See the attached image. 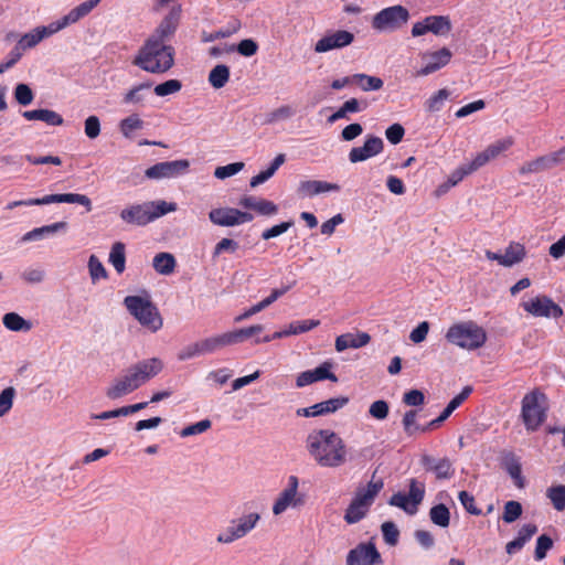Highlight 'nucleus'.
<instances>
[{"label":"nucleus","mask_w":565,"mask_h":565,"mask_svg":"<svg viewBox=\"0 0 565 565\" xmlns=\"http://www.w3.org/2000/svg\"><path fill=\"white\" fill-rule=\"evenodd\" d=\"M2 323L6 329L13 332H29L33 328L30 320L24 319L17 312H8L2 317Z\"/></svg>","instance_id":"obj_35"},{"label":"nucleus","mask_w":565,"mask_h":565,"mask_svg":"<svg viewBox=\"0 0 565 565\" xmlns=\"http://www.w3.org/2000/svg\"><path fill=\"white\" fill-rule=\"evenodd\" d=\"M239 205L254 210L260 215H275L278 212V207L274 202L252 195L242 198Z\"/></svg>","instance_id":"obj_31"},{"label":"nucleus","mask_w":565,"mask_h":565,"mask_svg":"<svg viewBox=\"0 0 565 565\" xmlns=\"http://www.w3.org/2000/svg\"><path fill=\"white\" fill-rule=\"evenodd\" d=\"M430 521L440 527H447L450 523V512L445 504H437L429 510Z\"/></svg>","instance_id":"obj_45"},{"label":"nucleus","mask_w":565,"mask_h":565,"mask_svg":"<svg viewBox=\"0 0 565 565\" xmlns=\"http://www.w3.org/2000/svg\"><path fill=\"white\" fill-rule=\"evenodd\" d=\"M52 203H72L83 205L87 212L92 211V201L85 194L79 193H61L47 194L40 199H28L12 201L6 206L7 210H13L18 206L46 205Z\"/></svg>","instance_id":"obj_10"},{"label":"nucleus","mask_w":565,"mask_h":565,"mask_svg":"<svg viewBox=\"0 0 565 565\" xmlns=\"http://www.w3.org/2000/svg\"><path fill=\"white\" fill-rule=\"evenodd\" d=\"M353 83L358 84L363 92L380 90L384 83L380 77L370 76L363 73L353 75Z\"/></svg>","instance_id":"obj_42"},{"label":"nucleus","mask_w":565,"mask_h":565,"mask_svg":"<svg viewBox=\"0 0 565 565\" xmlns=\"http://www.w3.org/2000/svg\"><path fill=\"white\" fill-rule=\"evenodd\" d=\"M303 503V497L299 493V479L296 476H289L287 486L278 493L273 503V514L281 515L288 509H297Z\"/></svg>","instance_id":"obj_12"},{"label":"nucleus","mask_w":565,"mask_h":565,"mask_svg":"<svg viewBox=\"0 0 565 565\" xmlns=\"http://www.w3.org/2000/svg\"><path fill=\"white\" fill-rule=\"evenodd\" d=\"M142 127L143 121L139 118L138 115H130L122 119L119 124L120 131L126 138H130L134 131L139 130Z\"/></svg>","instance_id":"obj_50"},{"label":"nucleus","mask_w":565,"mask_h":565,"mask_svg":"<svg viewBox=\"0 0 565 565\" xmlns=\"http://www.w3.org/2000/svg\"><path fill=\"white\" fill-rule=\"evenodd\" d=\"M243 162H234L226 166L217 167L214 171V177L220 180L233 177L244 169Z\"/></svg>","instance_id":"obj_59"},{"label":"nucleus","mask_w":565,"mask_h":565,"mask_svg":"<svg viewBox=\"0 0 565 565\" xmlns=\"http://www.w3.org/2000/svg\"><path fill=\"white\" fill-rule=\"evenodd\" d=\"M202 347L203 354H212L225 347L232 345L228 332L214 334L199 340Z\"/></svg>","instance_id":"obj_34"},{"label":"nucleus","mask_w":565,"mask_h":565,"mask_svg":"<svg viewBox=\"0 0 565 565\" xmlns=\"http://www.w3.org/2000/svg\"><path fill=\"white\" fill-rule=\"evenodd\" d=\"M425 495V484L416 479L409 480L408 493L397 492L390 499V504L397 507L408 514H414Z\"/></svg>","instance_id":"obj_13"},{"label":"nucleus","mask_w":565,"mask_h":565,"mask_svg":"<svg viewBox=\"0 0 565 565\" xmlns=\"http://www.w3.org/2000/svg\"><path fill=\"white\" fill-rule=\"evenodd\" d=\"M174 47L169 43L146 40L132 64L151 74H164L174 65Z\"/></svg>","instance_id":"obj_2"},{"label":"nucleus","mask_w":565,"mask_h":565,"mask_svg":"<svg viewBox=\"0 0 565 565\" xmlns=\"http://www.w3.org/2000/svg\"><path fill=\"white\" fill-rule=\"evenodd\" d=\"M164 367V363L159 358H150L138 361L132 364L129 370L134 374L137 383L141 387L148 383L151 379L159 375Z\"/></svg>","instance_id":"obj_21"},{"label":"nucleus","mask_w":565,"mask_h":565,"mask_svg":"<svg viewBox=\"0 0 565 565\" xmlns=\"http://www.w3.org/2000/svg\"><path fill=\"white\" fill-rule=\"evenodd\" d=\"M84 131L89 139L97 138L100 134L99 118L95 115L88 116L84 122Z\"/></svg>","instance_id":"obj_63"},{"label":"nucleus","mask_w":565,"mask_h":565,"mask_svg":"<svg viewBox=\"0 0 565 565\" xmlns=\"http://www.w3.org/2000/svg\"><path fill=\"white\" fill-rule=\"evenodd\" d=\"M124 305L128 312L140 323L141 327L154 333L163 326V319L158 308L147 297L127 296Z\"/></svg>","instance_id":"obj_5"},{"label":"nucleus","mask_w":565,"mask_h":565,"mask_svg":"<svg viewBox=\"0 0 565 565\" xmlns=\"http://www.w3.org/2000/svg\"><path fill=\"white\" fill-rule=\"evenodd\" d=\"M382 488V480L372 479L365 487L359 489L353 501L347 509L344 515L347 523L354 524L361 521L366 515Z\"/></svg>","instance_id":"obj_6"},{"label":"nucleus","mask_w":565,"mask_h":565,"mask_svg":"<svg viewBox=\"0 0 565 565\" xmlns=\"http://www.w3.org/2000/svg\"><path fill=\"white\" fill-rule=\"evenodd\" d=\"M354 40L353 33L345 30H338L324 34L315 44L316 53H326L332 50H338L350 45Z\"/></svg>","instance_id":"obj_22"},{"label":"nucleus","mask_w":565,"mask_h":565,"mask_svg":"<svg viewBox=\"0 0 565 565\" xmlns=\"http://www.w3.org/2000/svg\"><path fill=\"white\" fill-rule=\"evenodd\" d=\"M181 4H175L172 8H170L169 12L162 18L160 23L147 38V40L159 43H169V41L173 38L178 29L181 19Z\"/></svg>","instance_id":"obj_14"},{"label":"nucleus","mask_w":565,"mask_h":565,"mask_svg":"<svg viewBox=\"0 0 565 565\" xmlns=\"http://www.w3.org/2000/svg\"><path fill=\"white\" fill-rule=\"evenodd\" d=\"M288 289H289V287H285L282 289H274L268 297H266L258 303L252 306L249 309H247L242 315L236 317L235 322H241V321L246 320V319L250 318L252 316L260 312L262 310H264L265 308H267L268 306L274 303L285 292H287Z\"/></svg>","instance_id":"obj_33"},{"label":"nucleus","mask_w":565,"mask_h":565,"mask_svg":"<svg viewBox=\"0 0 565 565\" xmlns=\"http://www.w3.org/2000/svg\"><path fill=\"white\" fill-rule=\"evenodd\" d=\"M451 30V23L448 17L444 15H429L423 21L416 22L412 28L413 36H420L427 32H431L435 35H446Z\"/></svg>","instance_id":"obj_20"},{"label":"nucleus","mask_w":565,"mask_h":565,"mask_svg":"<svg viewBox=\"0 0 565 565\" xmlns=\"http://www.w3.org/2000/svg\"><path fill=\"white\" fill-rule=\"evenodd\" d=\"M522 514V505L518 501H508L504 504V511L502 519L505 523H512L516 521Z\"/></svg>","instance_id":"obj_60"},{"label":"nucleus","mask_w":565,"mask_h":565,"mask_svg":"<svg viewBox=\"0 0 565 565\" xmlns=\"http://www.w3.org/2000/svg\"><path fill=\"white\" fill-rule=\"evenodd\" d=\"M514 143L512 137H504L490 143L483 151L477 153L472 159L477 169L486 166L488 162L497 159L499 156L508 151Z\"/></svg>","instance_id":"obj_27"},{"label":"nucleus","mask_w":565,"mask_h":565,"mask_svg":"<svg viewBox=\"0 0 565 565\" xmlns=\"http://www.w3.org/2000/svg\"><path fill=\"white\" fill-rule=\"evenodd\" d=\"M264 326L254 324L248 328L237 329L233 331H228L230 339L232 341V345L242 343L249 337H254L263 332Z\"/></svg>","instance_id":"obj_44"},{"label":"nucleus","mask_w":565,"mask_h":565,"mask_svg":"<svg viewBox=\"0 0 565 565\" xmlns=\"http://www.w3.org/2000/svg\"><path fill=\"white\" fill-rule=\"evenodd\" d=\"M414 537H415L416 542L420 545V547L426 551L433 548L435 545L434 535L426 530L415 531Z\"/></svg>","instance_id":"obj_64"},{"label":"nucleus","mask_w":565,"mask_h":565,"mask_svg":"<svg viewBox=\"0 0 565 565\" xmlns=\"http://www.w3.org/2000/svg\"><path fill=\"white\" fill-rule=\"evenodd\" d=\"M547 401L546 396L532 391L522 399L521 417L529 431H535L546 419Z\"/></svg>","instance_id":"obj_7"},{"label":"nucleus","mask_w":565,"mask_h":565,"mask_svg":"<svg viewBox=\"0 0 565 565\" xmlns=\"http://www.w3.org/2000/svg\"><path fill=\"white\" fill-rule=\"evenodd\" d=\"M189 167L190 162L185 159L164 161L148 168L145 175L154 180L177 178L186 173Z\"/></svg>","instance_id":"obj_19"},{"label":"nucleus","mask_w":565,"mask_h":565,"mask_svg":"<svg viewBox=\"0 0 565 565\" xmlns=\"http://www.w3.org/2000/svg\"><path fill=\"white\" fill-rule=\"evenodd\" d=\"M384 142L382 138L376 136H366L363 146L354 147L349 152V161L358 163L366 161L383 151Z\"/></svg>","instance_id":"obj_23"},{"label":"nucleus","mask_w":565,"mask_h":565,"mask_svg":"<svg viewBox=\"0 0 565 565\" xmlns=\"http://www.w3.org/2000/svg\"><path fill=\"white\" fill-rule=\"evenodd\" d=\"M17 391L13 386L6 387L0 393V417L6 416L12 408Z\"/></svg>","instance_id":"obj_53"},{"label":"nucleus","mask_w":565,"mask_h":565,"mask_svg":"<svg viewBox=\"0 0 565 565\" xmlns=\"http://www.w3.org/2000/svg\"><path fill=\"white\" fill-rule=\"evenodd\" d=\"M139 387L134 374L128 369L125 374L113 380L105 394L109 399L115 401L135 392Z\"/></svg>","instance_id":"obj_24"},{"label":"nucleus","mask_w":565,"mask_h":565,"mask_svg":"<svg viewBox=\"0 0 565 565\" xmlns=\"http://www.w3.org/2000/svg\"><path fill=\"white\" fill-rule=\"evenodd\" d=\"M230 79V68L224 64L213 67L209 74V83L215 89H220L226 85Z\"/></svg>","instance_id":"obj_41"},{"label":"nucleus","mask_w":565,"mask_h":565,"mask_svg":"<svg viewBox=\"0 0 565 565\" xmlns=\"http://www.w3.org/2000/svg\"><path fill=\"white\" fill-rule=\"evenodd\" d=\"M371 340V337L365 332L359 333H344L335 339V350L343 352L347 349H359L366 345Z\"/></svg>","instance_id":"obj_30"},{"label":"nucleus","mask_w":565,"mask_h":565,"mask_svg":"<svg viewBox=\"0 0 565 565\" xmlns=\"http://www.w3.org/2000/svg\"><path fill=\"white\" fill-rule=\"evenodd\" d=\"M87 266L93 282H96L100 279H106L108 277L105 266L96 255L89 256Z\"/></svg>","instance_id":"obj_48"},{"label":"nucleus","mask_w":565,"mask_h":565,"mask_svg":"<svg viewBox=\"0 0 565 565\" xmlns=\"http://www.w3.org/2000/svg\"><path fill=\"white\" fill-rule=\"evenodd\" d=\"M108 260L118 274L124 273L126 268V254L124 243L116 242L113 244Z\"/></svg>","instance_id":"obj_39"},{"label":"nucleus","mask_w":565,"mask_h":565,"mask_svg":"<svg viewBox=\"0 0 565 565\" xmlns=\"http://www.w3.org/2000/svg\"><path fill=\"white\" fill-rule=\"evenodd\" d=\"M210 221L218 226H236L253 221V214L233 207H217L209 213Z\"/></svg>","instance_id":"obj_18"},{"label":"nucleus","mask_w":565,"mask_h":565,"mask_svg":"<svg viewBox=\"0 0 565 565\" xmlns=\"http://www.w3.org/2000/svg\"><path fill=\"white\" fill-rule=\"evenodd\" d=\"M152 266L160 275H170L175 268V258L170 253H159L153 257Z\"/></svg>","instance_id":"obj_37"},{"label":"nucleus","mask_w":565,"mask_h":565,"mask_svg":"<svg viewBox=\"0 0 565 565\" xmlns=\"http://www.w3.org/2000/svg\"><path fill=\"white\" fill-rule=\"evenodd\" d=\"M21 278L30 285L41 284L45 279V270L40 266L28 267L22 271Z\"/></svg>","instance_id":"obj_57"},{"label":"nucleus","mask_w":565,"mask_h":565,"mask_svg":"<svg viewBox=\"0 0 565 565\" xmlns=\"http://www.w3.org/2000/svg\"><path fill=\"white\" fill-rule=\"evenodd\" d=\"M319 324L320 321L315 319L294 321L285 328V333H288V337L297 335L310 331Z\"/></svg>","instance_id":"obj_47"},{"label":"nucleus","mask_w":565,"mask_h":565,"mask_svg":"<svg viewBox=\"0 0 565 565\" xmlns=\"http://www.w3.org/2000/svg\"><path fill=\"white\" fill-rule=\"evenodd\" d=\"M204 355L200 341H195L184 345L177 354V359L181 362Z\"/></svg>","instance_id":"obj_52"},{"label":"nucleus","mask_w":565,"mask_h":565,"mask_svg":"<svg viewBox=\"0 0 565 565\" xmlns=\"http://www.w3.org/2000/svg\"><path fill=\"white\" fill-rule=\"evenodd\" d=\"M546 497L557 511L565 510V486H554L546 490Z\"/></svg>","instance_id":"obj_49"},{"label":"nucleus","mask_w":565,"mask_h":565,"mask_svg":"<svg viewBox=\"0 0 565 565\" xmlns=\"http://www.w3.org/2000/svg\"><path fill=\"white\" fill-rule=\"evenodd\" d=\"M409 12L403 6H393L377 12L372 20V28L381 33H391L407 23Z\"/></svg>","instance_id":"obj_9"},{"label":"nucleus","mask_w":565,"mask_h":565,"mask_svg":"<svg viewBox=\"0 0 565 565\" xmlns=\"http://www.w3.org/2000/svg\"><path fill=\"white\" fill-rule=\"evenodd\" d=\"M383 539L385 543L390 546H395L398 543L399 531L395 523L393 522H384L381 526Z\"/></svg>","instance_id":"obj_58"},{"label":"nucleus","mask_w":565,"mask_h":565,"mask_svg":"<svg viewBox=\"0 0 565 565\" xmlns=\"http://www.w3.org/2000/svg\"><path fill=\"white\" fill-rule=\"evenodd\" d=\"M416 416H417L416 411H408L405 413V415L403 417V427H404L405 433L408 436H413L417 431H426L429 429L428 425L425 427H420L416 423Z\"/></svg>","instance_id":"obj_54"},{"label":"nucleus","mask_w":565,"mask_h":565,"mask_svg":"<svg viewBox=\"0 0 565 565\" xmlns=\"http://www.w3.org/2000/svg\"><path fill=\"white\" fill-rule=\"evenodd\" d=\"M524 311L536 318H559L562 308L546 296H536L521 303Z\"/></svg>","instance_id":"obj_16"},{"label":"nucleus","mask_w":565,"mask_h":565,"mask_svg":"<svg viewBox=\"0 0 565 565\" xmlns=\"http://www.w3.org/2000/svg\"><path fill=\"white\" fill-rule=\"evenodd\" d=\"M449 97V92L445 88L439 89L433 94L425 103V108L429 113L439 111L444 106L445 102Z\"/></svg>","instance_id":"obj_51"},{"label":"nucleus","mask_w":565,"mask_h":565,"mask_svg":"<svg viewBox=\"0 0 565 565\" xmlns=\"http://www.w3.org/2000/svg\"><path fill=\"white\" fill-rule=\"evenodd\" d=\"M451 56V52L446 47L424 53L422 55L423 67L417 72V76H427L437 72L450 62Z\"/></svg>","instance_id":"obj_26"},{"label":"nucleus","mask_w":565,"mask_h":565,"mask_svg":"<svg viewBox=\"0 0 565 565\" xmlns=\"http://www.w3.org/2000/svg\"><path fill=\"white\" fill-rule=\"evenodd\" d=\"M182 88V84L179 79H169L164 83L154 86L153 92L159 97H166L169 95L177 94Z\"/></svg>","instance_id":"obj_55"},{"label":"nucleus","mask_w":565,"mask_h":565,"mask_svg":"<svg viewBox=\"0 0 565 565\" xmlns=\"http://www.w3.org/2000/svg\"><path fill=\"white\" fill-rule=\"evenodd\" d=\"M151 87L150 83H141L131 87L122 98V102L128 105H138L145 100V90Z\"/></svg>","instance_id":"obj_46"},{"label":"nucleus","mask_w":565,"mask_h":565,"mask_svg":"<svg viewBox=\"0 0 565 565\" xmlns=\"http://www.w3.org/2000/svg\"><path fill=\"white\" fill-rule=\"evenodd\" d=\"M525 247L520 243H510L505 248L503 256L502 266L511 267L523 260L525 257Z\"/></svg>","instance_id":"obj_36"},{"label":"nucleus","mask_w":565,"mask_h":565,"mask_svg":"<svg viewBox=\"0 0 565 565\" xmlns=\"http://www.w3.org/2000/svg\"><path fill=\"white\" fill-rule=\"evenodd\" d=\"M565 163V146L561 149L524 162L519 168L521 175L540 173Z\"/></svg>","instance_id":"obj_15"},{"label":"nucleus","mask_w":565,"mask_h":565,"mask_svg":"<svg viewBox=\"0 0 565 565\" xmlns=\"http://www.w3.org/2000/svg\"><path fill=\"white\" fill-rule=\"evenodd\" d=\"M306 447L309 455L320 467L337 468L347 461L344 441L330 429H320L309 434Z\"/></svg>","instance_id":"obj_1"},{"label":"nucleus","mask_w":565,"mask_h":565,"mask_svg":"<svg viewBox=\"0 0 565 565\" xmlns=\"http://www.w3.org/2000/svg\"><path fill=\"white\" fill-rule=\"evenodd\" d=\"M174 211H177V204L173 202L148 201L125 207L120 212V218L127 224L143 226Z\"/></svg>","instance_id":"obj_3"},{"label":"nucleus","mask_w":565,"mask_h":565,"mask_svg":"<svg viewBox=\"0 0 565 565\" xmlns=\"http://www.w3.org/2000/svg\"><path fill=\"white\" fill-rule=\"evenodd\" d=\"M388 412H390L388 404H387V402H385L383 399L373 402L369 408L370 416L377 420L385 419L388 415Z\"/></svg>","instance_id":"obj_61"},{"label":"nucleus","mask_w":565,"mask_h":565,"mask_svg":"<svg viewBox=\"0 0 565 565\" xmlns=\"http://www.w3.org/2000/svg\"><path fill=\"white\" fill-rule=\"evenodd\" d=\"M362 110L361 104L356 98L347 100L335 113H333L328 121L330 124L335 122L339 119L348 118L349 114L359 113Z\"/></svg>","instance_id":"obj_43"},{"label":"nucleus","mask_w":565,"mask_h":565,"mask_svg":"<svg viewBox=\"0 0 565 565\" xmlns=\"http://www.w3.org/2000/svg\"><path fill=\"white\" fill-rule=\"evenodd\" d=\"M100 2V0H87L73 8L67 14L62 17L60 20L53 21L47 25H39L44 39H47L55 33L62 31L66 26L76 23L84 17L90 13V11Z\"/></svg>","instance_id":"obj_11"},{"label":"nucleus","mask_w":565,"mask_h":565,"mask_svg":"<svg viewBox=\"0 0 565 565\" xmlns=\"http://www.w3.org/2000/svg\"><path fill=\"white\" fill-rule=\"evenodd\" d=\"M259 520L260 514L257 512L243 514L232 520L225 531L217 534L216 542L220 544H232L245 537L257 526Z\"/></svg>","instance_id":"obj_8"},{"label":"nucleus","mask_w":565,"mask_h":565,"mask_svg":"<svg viewBox=\"0 0 565 565\" xmlns=\"http://www.w3.org/2000/svg\"><path fill=\"white\" fill-rule=\"evenodd\" d=\"M333 363L331 361H324L315 370H308L298 374L296 379L297 387H305L318 381L330 380L338 382L337 375L332 372Z\"/></svg>","instance_id":"obj_25"},{"label":"nucleus","mask_w":565,"mask_h":565,"mask_svg":"<svg viewBox=\"0 0 565 565\" xmlns=\"http://www.w3.org/2000/svg\"><path fill=\"white\" fill-rule=\"evenodd\" d=\"M383 563L381 553L372 542L359 543L350 550L345 565H381Z\"/></svg>","instance_id":"obj_17"},{"label":"nucleus","mask_w":565,"mask_h":565,"mask_svg":"<svg viewBox=\"0 0 565 565\" xmlns=\"http://www.w3.org/2000/svg\"><path fill=\"white\" fill-rule=\"evenodd\" d=\"M211 425H212L211 420H209V419L200 420L195 424L184 427L180 431V436L181 437H190V436L202 434V433L206 431L211 427Z\"/></svg>","instance_id":"obj_62"},{"label":"nucleus","mask_w":565,"mask_h":565,"mask_svg":"<svg viewBox=\"0 0 565 565\" xmlns=\"http://www.w3.org/2000/svg\"><path fill=\"white\" fill-rule=\"evenodd\" d=\"M478 169L475 166L472 160L469 162L462 163L456 170H454L450 173V175L448 177V180L444 185L445 191L451 186L457 185L466 175L471 174L472 172H475Z\"/></svg>","instance_id":"obj_40"},{"label":"nucleus","mask_w":565,"mask_h":565,"mask_svg":"<svg viewBox=\"0 0 565 565\" xmlns=\"http://www.w3.org/2000/svg\"><path fill=\"white\" fill-rule=\"evenodd\" d=\"M502 467L512 478L514 484L522 489L524 488V478L522 476V467L519 457L513 452H505L502 456Z\"/></svg>","instance_id":"obj_32"},{"label":"nucleus","mask_w":565,"mask_h":565,"mask_svg":"<svg viewBox=\"0 0 565 565\" xmlns=\"http://www.w3.org/2000/svg\"><path fill=\"white\" fill-rule=\"evenodd\" d=\"M13 95L17 103L21 106H29L34 99L32 89L28 84L23 83L15 86Z\"/></svg>","instance_id":"obj_56"},{"label":"nucleus","mask_w":565,"mask_h":565,"mask_svg":"<svg viewBox=\"0 0 565 565\" xmlns=\"http://www.w3.org/2000/svg\"><path fill=\"white\" fill-rule=\"evenodd\" d=\"M340 191V185L321 180H302L297 188V194L301 199H310L319 194Z\"/></svg>","instance_id":"obj_28"},{"label":"nucleus","mask_w":565,"mask_h":565,"mask_svg":"<svg viewBox=\"0 0 565 565\" xmlns=\"http://www.w3.org/2000/svg\"><path fill=\"white\" fill-rule=\"evenodd\" d=\"M445 338L450 344L471 351L486 343L487 333L476 322L462 321L450 326Z\"/></svg>","instance_id":"obj_4"},{"label":"nucleus","mask_w":565,"mask_h":565,"mask_svg":"<svg viewBox=\"0 0 565 565\" xmlns=\"http://www.w3.org/2000/svg\"><path fill=\"white\" fill-rule=\"evenodd\" d=\"M422 463L426 471L435 473L437 479H450L454 476V467L448 458H435L423 456Z\"/></svg>","instance_id":"obj_29"},{"label":"nucleus","mask_w":565,"mask_h":565,"mask_svg":"<svg viewBox=\"0 0 565 565\" xmlns=\"http://www.w3.org/2000/svg\"><path fill=\"white\" fill-rule=\"evenodd\" d=\"M44 39L41 30L39 26H35L34 29L30 30L29 32L24 33L18 41L17 45L14 46L20 52H24L28 50H31L35 47L40 42H42Z\"/></svg>","instance_id":"obj_38"}]
</instances>
